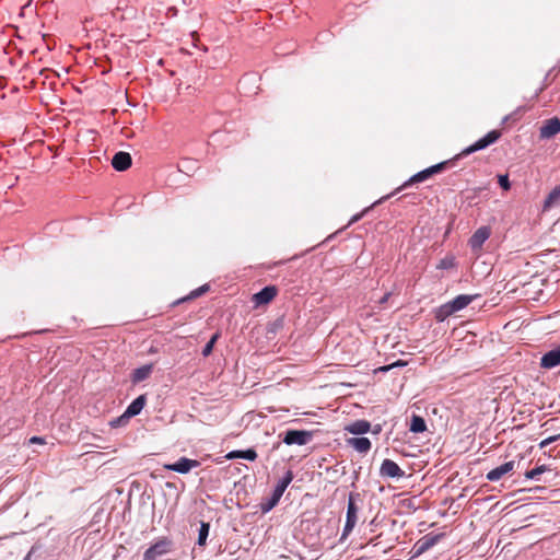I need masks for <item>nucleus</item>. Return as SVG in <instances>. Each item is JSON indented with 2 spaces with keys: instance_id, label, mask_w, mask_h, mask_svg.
<instances>
[{
  "instance_id": "obj_1",
  "label": "nucleus",
  "mask_w": 560,
  "mask_h": 560,
  "mask_svg": "<svg viewBox=\"0 0 560 560\" xmlns=\"http://www.w3.org/2000/svg\"><path fill=\"white\" fill-rule=\"evenodd\" d=\"M500 137H501V132L499 130H491L485 137H482L478 141H476L468 148L464 149L459 154H457L454 158V160L444 161V162L438 163L435 165H432L421 172H418L417 174L411 176L409 178V180H407L401 187H399L398 190H401L412 184H417V183L427 180L434 174L441 173L442 171L446 170L448 166L453 165L455 160L467 156V155H469L474 152H477L479 150L486 149L490 144L494 143Z\"/></svg>"
},
{
  "instance_id": "obj_2",
  "label": "nucleus",
  "mask_w": 560,
  "mask_h": 560,
  "mask_svg": "<svg viewBox=\"0 0 560 560\" xmlns=\"http://www.w3.org/2000/svg\"><path fill=\"white\" fill-rule=\"evenodd\" d=\"M500 137H501V132L499 130H491L485 137H482L478 141H476L468 148L464 149L459 154H457L454 158V160L444 161V162L438 163L435 165H432L421 172H418L417 174L411 176L409 178V180H407L401 187H399L398 190H401L412 184H417V183L427 180L434 174L441 173L442 171L446 170L448 166L453 165L455 160L467 156V155H469L474 152H477L479 150L486 149L490 144L494 143Z\"/></svg>"
},
{
  "instance_id": "obj_3",
  "label": "nucleus",
  "mask_w": 560,
  "mask_h": 560,
  "mask_svg": "<svg viewBox=\"0 0 560 560\" xmlns=\"http://www.w3.org/2000/svg\"><path fill=\"white\" fill-rule=\"evenodd\" d=\"M282 442L287 445H306L313 439V432L306 430H287L282 434Z\"/></svg>"
},
{
  "instance_id": "obj_4",
  "label": "nucleus",
  "mask_w": 560,
  "mask_h": 560,
  "mask_svg": "<svg viewBox=\"0 0 560 560\" xmlns=\"http://www.w3.org/2000/svg\"><path fill=\"white\" fill-rule=\"evenodd\" d=\"M357 494L350 493L347 506V515H346V524L342 529L341 539L348 537L350 533L353 530L357 522H358V506L355 504Z\"/></svg>"
},
{
  "instance_id": "obj_5",
  "label": "nucleus",
  "mask_w": 560,
  "mask_h": 560,
  "mask_svg": "<svg viewBox=\"0 0 560 560\" xmlns=\"http://www.w3.org/2000/svg\"><path fill=\"white\" fill-rule=\"evenodd\" d=\"M173 547L171 539L164 537L155 541L143 553V560H156L158 558L167 555Z\"/></svg>"
},
{
  "instance_id": "obj_6",
  "label": "nucleus",
  "mask_w": 560,
  "mask_h": 560,
  "mask_svg": "<svg viewBox=\"0 0 560 560\" xmlns=\"http://www.w3.org/2000/svg\"><path fill=\"white\" fill-rule=\"evenodd\" d=\"M444 537V534H427L423 537H421L413 546L415 556H420L424 552H427L429 549L434 547L442 538Z\"/></svg>"
},
{
  "instance_id": "obj_7",
  "label": "nucleus",
  "mask_w": 560,
  "mask_h": 560,
  "mask_svg": "<svg viewBox=\"0 0 560 560\" xmlns=\"http://www.w3.org/2000/svg\"><path fill=\"white\" fill-rule=\"evenodd\" d=\"M491 229L489 226H480L470 236L468 244L474 253H479L485 242L490 237Z\"/></svg>"
},
{
  "instance_id": "obj_8",
  "label": "nucleus",
  "mask_w": 560,
  "mask_h": 560,
  "mask_svg": "<svg viewBox=\"0 0 560 560\" xmlns=\"http://www.w3.org/2000/svg\"><path fill=\"white\" fill-rule=\"evenodd\" d=\"M200 466V462L197 459H190L187 457H180L173 464L165 465L167 470H172L178 474H188L191 469Z\"/></svg>"
},
{
  "instance_id": "obj_9",
  "label": "nucleus",
  "mask_w": 560,
  "mask_h": 560,
  "mask_svg": "<svg viewBox=\"0 0 560 560\" xmlns=\"http://www.w3.org/2000/svg\"><path fill=\"white\" fill-rule=\"evenodd\" d=\"M380 475L386 478H401L405 476V471L392 459H384L381 468Z\"/></svg>"
},
{
  "instance_id": "obj_10",
  "label": "nucleus",
  "mask_w": 560,
  "mask_h": 560,
  "mask_svg": "<svg viewBox=\"0 0 560 560\" xmlns=\"http://www.w3.org/2000/svg\"><path fill=\"white\" fill-rule=\"evenodd\" d=\"M560 132V119L550 118L544 122L539 129L540 139H550Z\"/></svg>"
},
{
  "instance_id": "obj_11",
  "label": "nucleus",
  "mask_w": 560,
  "mask_h": 560,
  "mask_svg": "<svg viewBox=\"0 0 560 560\" xmlns=\"http://www.w3.org/2000/svg\"><path fill=\"white\" fill-rule=\"evenodd\" d=\"M147 402V396L140 395L138 396L125 410L122 416L118 419V421H121L124 419H130L135 416H138Z\"/></svg>"
},
{
  "instance_id": "obj_12",
  "label": "nucleus",
  "mask_w": 560,
  "mask_h": 560,
  "mask_svg": "<svg viewBox=\"0 0 560 560\" xmlns=\"http://www.w3.org/2000/svg\"><path fill=\"white\" fill-rule=\"evenodd\" d=\"M277 288L275 285H268L262 288L259 292L253 295V302L256 305H265L271 302L277 295Z\"/></svg>"
},
{
  "instance_id": "obj_13",
  "label": "nucleus",
  "mask_w": 560,
  "mask_h": 560,
  "mask_svg": "<svg viewBox=\"0 0 560 560\" xmlns=\"http://www.w3.org/2000/svg\"><path fill=\"white\" fill-rule=\"evenodd\" d=\"M132 159L128 152L119 151L112 159V166L118 171L124 172L131 166Z\"/></svg>"
},
{
  "instance_id": "obj_14",
  "label": "nucleus",
  "mask_w": 560,
  "mask_h": 560,
  "mask_svg": "<svg viewBox=\"0 0 560 560\" xmlns=\"http://www.w3.org/2000/svg\"><path fill=\"white\" fill-rule=\"evenodd\" d=\"M514 467H515L514 460L506 462V463L502 464L501 466H498V467L493 468L492 470H490L487 474L486 478L492 482L498 481L503 476L511 472L514 469Z\"/></svg>"
},
{
  "instance_id": "obj_15",
  "label": "nucleus",
  "mask_w": 560,
  "mask_h": 560,
  "mask_svg": "<svg viewBox=\"0 0 560 560\" xmlns=\"http://www.w3.org/2000/svg\"><path fill=\"white\" fill-rule=\"evenodd\" d=\"M560 364V346L546 352L540 360V366L544 369H553Z\"/></svg>"
},
{
  "instance_id": "obj_16",
  "label": "nucleus",
  "mask_w": 560,
  "mask_h": 560,
  "mask_svg": "<svg viewBox=\"0 0 560 560\" xmlns=\"http://www.w3.org/2000/svg\"><path fill=\"white\" fill-rule=\"evenodd\" d=\"M153 371V364L150 363V364H144L136 370H133L132 374H131V382L133 384H138L142 381H145L147 378H149V376L151 375Z\"/></svg>"
},
{
  "instance_id": "obj_17",
  "label": "nucleus",
  "mask_w": 560,
  "mask_h": 560,
  "mask_svg": "<svg viewBox=\"0 0 560 560\" xmlns=\"http://www.w3.org/2000/svg\"><path fill=\"white\" fill-rule=\"evenodd\" d=\"M348 444L353 447L357 452L365 454L371 450V441L368 438H351L348 439Z\"/></svg>"
},
{
  "instance_id": "obj_18",
  "label": "nucleus",
  "mask_w": 560,
  "mask_h": 560,
  "mask_svg": "<svg viewBox=\"0 0 560 560\" xmlns=\"http://www.w3.org/2000/svg\"><path fill=\"white\" fill-rule=\"evenodd\" d=\"M475 298L476 295L460 294L450 301V304L453 311L456 313L468 306L475 300Z\"/></svg>"
},
{
  "instance_id": "obj_19",
  "label": "nucleus",
  "mask_w": 560,
  "mask_h": 560,
  "mask_svg": "<svg viewBox=\"0 0 560 560\" xmlns=\"http://www.w3.org/2000/svg\"><path fill=\"white\" fill-rule=\"evenodd\" d=\"M346 430L355 435L364 434L371 430V423L366 420H357L347 425Z\"/></svg>"
},
{
  "instance_id": "obj_20",
  "label": "nucleus",
  "mask_w": 560,
  "mask_h": 560,
  "mask_svg": "<svg viewBox=\"0 0 560 560\" xmlns=\"http://www.w3.org/2000/svg\"><path fill=\"white\" fill-rule=\"evenodd\" d=\"M558 205H560V184L548 194L544 201L542 209L547 211Z\"/></svg>"
},
{
  "instance_id": "obj_21",
  "label": "nucleus",
  "mask_w": 560,
  "mask_h": 560,
  "mask_svg": "<svg viewBox=\"0 0 560 560\" xmlns=\"http://www.w3.org/2000/svg\"><path fill=\"white\" fill-rule=\"evenodd\" d=\"M293 477L294 476L292 470H287L284 476L278 481L277 486L275 487L273 493H276L279 497H282L288 486L292 482Z\"/></svg>"
},
{
  "instance_id": "obj_22",
  "label": "nucleus",
  "mask_w": 560,
  "mask_h": 560,
  "mask_svg": "<svg viewBox=\"0 0 560 560\" xmlns=\"http://www.w3.org/2000/svg\"><path fill=\"white\" fill-rule=\"evenodd\" d=\"M455 312L453 311L450 302L439 306L435 311H434V318L436 319V322L439 323H442L444 322L447 317H450L451 315H453Z\"/></svg>"
},
{
  "instance_id": "obj_23",
  "label": "nucleus",
  "mask_w": 560,
  "mask_h": 560,
  "mask_svg": "<svg viewBox=\"0 0 560 560\" xmlns=\"http://www.w3.org/2000/svg\"><path fill=\"white\" fill-rule=\"evenodd\" d=\"M409 430L413 433H422L427 430L425 421L422 417L413 415L411 418Z\"/></svg>"
},
{
  "instance_id": "obj_24",
  "label": "nucleus",
  "mask_w": 560,
  "mask_h": 560,
  "mask_svg": "<svg viewBox=\"0 0 560 560\" xmlns=\"http://www.w3.org/2000/svg\"><path fill=\"white\" fill-rule=\"evenodd\" d=\"M281 497L272 492L271 497L261 501L260 511L265 514L271 511L280 501Z\"/></svg>"
},
{
  "instance_id": "obj_25",
  "label": "nucleus",
  "mask_w": 560,
  "mask_h": 560,
  "mask_svg": "<svg viewBox=\"0 0 560 560\" xmlns=\"http://www.w3.org/2000/svg\"><path fill=\"white\" fill-rule=\"evenodd\" d=\"M210 525L209 523L201 522L199 533H198V540L197 544L199 546H205L207 538L209 536Z\"/></svg>"
},
{
  "instance_id": "obj_26",
  "label": "nucleus",
  "mask_w": 560,
  "mask_h": 560,
  "mask_svg": "<svg viewBox=\"0 0 560 560\" xmlns=\"http://www.w3.org/2000/svg\"><path fill=\"white\" fill-rule=\"evenodd\" d=\"M209 290V285L208 284H203L201 287H199L198 289L194 290L190 292V294L179 301H177V303H180V302H184V301H187V300H192V299H196V298H199L200 295H202L203 293H206L207 291Z\"/></svg>"
},
{
  "instance_id": "obj_27",
  "label": "nucleus",
  "mask_w": 560,
  "mask_h": 560,
  "mask_svg": "<svg viewBox=\"0 0 560 560\" xmlns=\"http://www.w3.org/2000/svg\"><path fill=\"white\" fill-rule=\"evenodd\" d=\"M547 470L545 465L538 466L534 469L526 471L525 477L527 479L538 480L539 476Z\"/></svg>"
},
{
  "instance_id": "obj_28",
  "label": "nucleus",
  "mask_w": 560,
  "mask_h": 560,
  "mask_svg": "<svg viewBox=\"0 0 560 560\" xmlns=\"http://www.w3.org/2000/svg\"><path fill=\"white\" fill-rule=\"evenodd\" d=\"M218 338H219V334H218V332H215V334L211 337V339L207 342V345H206V346H205V348L202 349V355H203V357H208V355H210V354H211V352H212V350H213V347H214V345H215V342H217Z\"/></svg>"
},
{
  "instance_id": "obj_29",
  "label": "nucleus",
  "mask_w": 560,
  "mask_h": 560,
  "mask_svg": "<svg viewBox=\"0 0 560 560\" xmlns=\"http://www.w3.org/2000/svg\"><path fill=\"white\" fill-rule=\"evenodd\" d=\"M240 458H244V459L253 462L257 458V453L254 448L241 451Z\"/></svg>"
},
{
  "instance_id": "obj_30",
  "label": "nucleus",
  "mask_w": 560,
  "mask_h": 560,
  "mask_svg": "<svg viewBox=\"0 0 560 560\" xmlns=\"http://www.w3.org/2000/svg\"><path fill=\"white\" fill-rule=\"evenodd\" d=\"M498 183L501 186V188L504 190H509L511 188V183H510L509 176L506 174L499 175Z\"/></svg>"
},
{
  "instance_id": "obj_31",
  "label": "nucleus",
  "mask_w": 560,
  "mask_h": 560,
  "mask_svg": "<svg viewBox=\"0 0 560 560\" xmlns=\"http://www.w3.org/2000/svg\"><path fill=\"white\" fill-rule=\"evenodd\" d=\"M560 440V434L549 436L539 443L540 448L548 446L549 444Z\"/></svg>"
},
{
  "instance_id": "obj_32",
  "label": "nucleus",
  "mask_w": 560,
  "mask_h": 560,
  "mask_svg": "<svg viewBox=\"0 0 560 560\" xmlns=\"http://www.w3.org/2000/svg\"><path fill=\"white\" fill-rule=\"evenodd\" d=\"M241 451H232L226 455L228 459L240 458Z\"/></svg>"
},
{
  "instance_id": "obj_33",
  "label": "nucleus",
  "mask_w": 560,
  "mask_h": 560,
  "mask_svg": "<svg viewBox=\"0 0 560 560\" xmlns=\"http://www.w3.org/2000/svg\"><path fill=\"white\" fill-rule=\"evenodd\" d=\"M389 296H390V293H386V294H384V295L381 298V300H380V304H385V303L388 301Z\"/></svg>"
},
{
  "instance_id": "obj_34",
  "label": "nucleus",
  "mask_w": 560,
  "mask_h": 560,
  "mask_svg": "<svg viewBox=\"0 0 560 560\" xmlns=\"http://www.w3.org/2000/svg\"><path fill=\"white\" fill-rule=\"evenodd\" d=\"M31 443H43V439L39 438V436H33L31 440H30Z\"/></svg>"
},
{
  "instance_id": "obj_35",
  "label": "nucleus",
  "mask_w": 560,
  "mask_h": 560,
  "mask_svg": "<svg viewBox=\"0 0 560 560\" xmlns=\"http://www.w3.org/2000/svg\"><path fill=\"white\" fill-rule=\"evenodd\" d=\"M359 219H360V215H354L352 218V220L350 221V223L357 222Z\"/></svg>"
},
{
  "instance_id": "obj_36",
  "label": "nucleus",
  "mask_w": 560,
  "mask_h": 560,
  "mask_svg": "<svg viewBox=\"0 0 560 560\" xmlns=\"http://www.w3.org/2000/svg\"><path fill=\"white\" fill-rule=\"evenodd\" d=\"M381 431V427L377 425L376 429L373 431L374 433H378Z\"/></svg>"
},
{
  "instance_id": "obj_37",
  "label": "nucleus",
  "mask_w": 560,
  "mask_h": 560,
  "mask_svg": "<svg viewBox=\"0 0 560 560\" xmlns=\"http://www.w3.org/2000/svg\"><path fill=\"white\" fill-rule=\"evenodd\" d=\"M392 366H384L382 368L383 371H388Z\"/></svg>"
},
{
  "instance_id": "obj_38",
  "label": "nucleus",
  "mask_w": 560,
  "mask_h": 560,
  "mask_svg": "<svg viewBox=\"0 0 560 560\" xmlns=\"http://www.w3.org/2000/svg\"><path fill=\"white\" fill-rule=\"evenodd\" d=\"M442 267L446 268L447 267V262H445L444 260L442 261Z\"/></svg>"
}]
</instances>
